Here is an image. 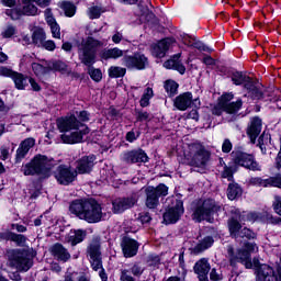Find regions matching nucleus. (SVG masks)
Returning a JSON list of instances; mask_svg holds the SVG:
<instances>
[{"mask_svg":"<svg viewBox=\"0 0 281 281\" xmlns=\"http://www.w3.org/2000/svg\"><path fill=\"white\" fill-rule=\"evenodd\" d=\"M231 157L232 161L228 162V166H225L224 170L221 172L222 178L227 179V181H234V173L238 172V166L246 168V170H252V172H260V170H262V167L251 154L235 149Z\"/></svg>","mask_w":281,"mask_h":281,"instance_id":"1","label":"nucleus"},{"mask_svg":"<svg viewBox=\"0 0 281 281\" xmlns=\"http://www.w3.org/2000/svg\"><path fill=\"white\" fill-rule=\"evenodd\" d=\"M57 126L61 134V142L64 144H80L85 135H88L89 127L80 123L76 115H69L57 120ZM69 133V134H67Z\"/></svg>","mask_w":281,"mask_h":281,"instance_id":"2","label":"nucleus"},{"mask_svg":"<svg viewBox=\"0 0 281 281\" xmlns=\"http://www.w3.org/2000/svg\"><path fill=\"white\" fill-rule=\"evenodd\" d=\"M69 212L86 223H100L102 221V206L93 199L72 201L69 205Z\"/></svg>","mask_w":281,"mask_h":281,"instance_id":"3","label":"nucleus"},{"mask_svg":"<svg viewBox=\"0 0 281 281\" xmlns=\"http://www.w3.org/2000/svg\"><path fill=\"white\" fill-rule=\"evenodd\" d=\"M54 168L53 160L45 155H36L30 162L22 166V172L25 177H41L47 179Z\"/></svg>","mask_w":281,"mask_h":281,"instance_id":"4","label":"nucleus"},{"mask_svg":"<svg viewBox=\"0 0 281 281\" xmlns=\"http://www.w3.org/2000/svg\"><path fill=\"white\" fill-rule=\"evenodd\" d=\"M101 45L102 43L93 37H79V60H81L86 67H92V65H95V53L98 52V47Z\"/></svg>","mask_w":281,"mask_h":281,"instance_id":"5","label":"nucleus"},{"mask_svg":"<svg viewBox=\"0 0 281 281\" xmlns=\"http://www.w3.org/2000/svg\"><path fill=\"white\" fill-rule=\"evenodd\" d=\"M231 214H233V216L228 220V229L233 238H248V240H251V238H256V233L251 229L247 227H244L241 229L243 226L240 225V223L247 221V218H245V216H247L246 212L240 213V210L232 207Z\"/></svg>","mask_w":281,"mask_h":281,"instance_id":"6","label":"nucleus"},{"mask_svg":"<svg viewBox=\"0 0 281 281\" xmlns=\"http://www.w3.org/2000/svg\"><path fill=\"white\" fill-rule=\"evenodd\" d=\"M184 159L189 166L205 168L210 161V151L201 143H191L184 149Z\"/></svg>","mask_w":281,"mask_h":281,"instance_id":"7","label":"nucleus"},{"mask_svg":"<svg viewBox=\"0 0 281 281\" xmlns=\"http://www.w3.org/2000/svg\"><path fill=\"white\" fill-rule=\"evenodd\" d=\"M232 81L236 86H240L244 82L245 89H247L249 95H251L254 100H262L265 97L261 90L262 85L258 81H254L250 77L243 75V72L233 74Z\"/></svg>","mask_w":281,"mask_h":281,"instance_id":"8","label":"nucleus"},{"mask_svg":"<svg viewBox=\"0 0 281 281\" xmlns=\"http://www.w3.org/2000/svg\"><path fill=\"white\" fill-rule=\"evenodd\" d=\"M34 256H36V254H34V249L32 248L13 250L10 260L18 271H30V269H32V265H34L32 261Z\"/></svg>","mask_w":281,"mask_h":281,"instance_id":"9","label":"nucleus"},{"mask_svg":"<svg viewBox=\"0 0 281 281\" xmlns=\"http://www.w3.org/2000/svg\"><path fill=\"white\" fill-rule=\"evenodd\" d=\"M216 210V202L214 200L199 201L193 210V221H196V223H201V221L212 223V216H214Z\"/></svg>","mask_w":281,"mask_h":281,"instance_id":"10","label":"nucleus"},{"mask_svg":"<svg viewBox=\"0 0 281 281\" xmlns=\"http://www.w3.org/2000/svg\"><path fill=\"white\" fill-rule=\"evenodd\" d=\"M88 257L93 271H99V278L102 281H108L109 276L106 274V271H104V268L102 267V252L100 251V244L98 241H94L89 245Z\"/></svg>","mask_w":281,"mask_h":281,"instance_id":"11","label":"nucleus"},{"mask_svg":"<svg viewBox=\"0 0 281 281\" xmlns=\"http://www.w3.org/2000/svg\"><path fill=\"white\" fill-rule=\"evenodd\" d=\"M234 100V94L233 93H225L222 95L220 103L213 109V114L214 115H221L223 111L225 113H238L240 111V106H243V101L237 100L236 102H231Z\"/></svg>","mask_w":281,"mask_h":281,"instance_id":"12","label":"nucleus"},{"mask_svg":"<svg viewBox=\"0 0 281 281\" xmlns=\"http://www.w3.org/2000/svg\"><path fill=\"white\" fill-rule=\"evenodd\" d=\"M146 194V207L148 210H155L159 205V196H168V187L166 184H159L158 187H147L145 189Z\"/></svg>","mask_w":281,"mask_h":281,"instance_id":"13","label":"nucleus"},{"mask_svg":"<svg viewBox=\"0 0 281 281\" xmlns=\"http://www.w3.org/2000/svg\"><path fill=\"white\" fill-rule=\"evenodd\" d=\"M54 176L56 181L60 183V186H69V183H74V181H76V177H78V173L76 172V170L71 169V167L61 165L57 167Z\"/></svg>","mask_w":281,"mask_h":281,"instance_id":"14","label":"nucleus"},{"mask_svg":"<svg viewBox=\"0 0 281 281\" xmlns=\"http://www.w3.org/2000/svg\"><path fill=\"white\" fill-rule=\"evenodd\" d=\"M123 65L127 67V69H146L148 65V57L140 53H135L132 56H125L123 58Z\"/></svg>","mask_w":281,"mask_h":281,"instance_id":"15","label":"nucleus"},{"mask_svg":"<svg viewBox=\"0 0 281 281\" xmlns=\"http://www.w3.org/2000/svg\"><path fill=\"white\" fill-rule=\"evenodd\" d=\"M175 38L165 37L161 41L151 45V55L154 58H166L168 50L175 45Z\"/></svg>","mask_w":281,"mask_h":281,"instance_id":"16","label":"nucleus"},{"mask_svg":"<svg viewBox=\"0 0 281 281\" xmlns=\"http://www.w3.org/2000/svg\"><path fill=\"white\" fill-rule=\"evenodd\" d=\"M192 104L196 108L201 106V101L199 99L192 100V92H184L178 95L173 101V106L178 111H188Z\"/></svg>","mask_w":281,"mask_h":281,"instance_id":"17","label":"nucleus"},{"mask_svg":"<svg viewBox=\"0 0 281 281\" xmlns=\"http://www.w3.org/2000/svg\"><path fill=\"white\" fill-rule=\"evenodd\" d=\"M250 186H257L258 188H280L281 189V173L276 177L262 179L260 177H254L249 179Z\"/></svg>","mask_w":281,"mask_h":281,"instance_id":"18","label":"nucleus"},{"mask_svg":"<svg viewBox=\"0 0 281 281\" xmlns=\"http://www.w3.org/2000/svg\"><path fill=\"white\" fill-rule=\"evenodd\" d=\"M183 202L177 201L176 205L172 207H169L166 213L164 214V223L166 225H172L181 218V215L183 214Z\"/></svg>","mask_w":281,"mask_h":281,"instance_id":"19","label":"nucleus"},{"mask_svg":"<svg viewBox=\"0 0 281 281\" xmlns=\"http://www.w3.org/2000/svg\"><path fill=\"white\" fill-rule=\"evenodd\" d=\"M183 202L177 201L176 205L172 207H169L166 213L164 214V223L166 225H172L181 218V215L183 214Z\"/></svg>","mask_w":281,"mask_h":281,"instance_id":"20","label":"nucleus"},{"mask_svg":"<svg viewBox=\"0 0 281 281\" xmlns=\"http://www.w3.org/2000/svg\"><path fill=\"white\" fill-rule=\"evenodd\" d=\"M121 159L125 161V164H146V161H148V155H146L143 149H134L124 151L121 155Z\"/></svg>","mask_w":281,"mask_h":281,"instance_id":"21","label":"nucleus"},{"mask_svg":"<svg viewBox=\"0 0 281 281\" xmlns=\"http://www.w3.org/2000/svg\"><path fill=\"white\" fill-rule=\"evenodd\" d=\"M137 203V198L132 195L130 198H119L112 202L114 214H122L125 210H131Z\"/></svg>","mask_w":281,"mask_h":281,"instance_id":"22","label":"nucleus"},{"mask_svg":"<svg viewBox=\"0 0 281 281\" xmlns=\"http://www.w3.org/2000/svg\"><path fill=\"white\" fill-rule=\"evenodd\" d=\"M121 247L125 258H133L134 256H137V251L139 250V244L131 237H123Z\"/></svg>","mask_w":281,"mask_h":281,"instance_id":"23","label":"nucleus"},{"mask_svg":"<svg viewBox=\"0 0 281 281\" xmlns=\"http://www.w3.org/2000/svg\"><path fill=\"white\" fill-rule=\"evenodd\" d=\"M30 43H34V45H37V47H44V49H47L48 52H54V49H56V44L54 41H45L44 36L22 37L23 45H30Z\"/></svg>","mask_w":281,"mask_h":281,"instance_id":"24","label":"nucleus"},{"mask_svg":"<svg viewBox=\"0 0 281 281\" xmlns=\"http://www.w3.org/2000/svg\"><path fill=\"white\" fill-rule=\"evenodd\" d=\"M36 144V139L29 137L25 138L16 149V155H15V161L16 164H21L23 159L27 156V153H30V149L34 148Z\"/></svg>","mask_w":281,"mask_h":281,"instance_id":"25","label":"nucleus"},{"mask_svg":"<svg viewBox=\"0 0 281 281\" xmlns=\"http://www.w3.org/2000/svg\"><path fill=\"white\" fill-rule=\"evenodd\" d=\"M93 166H95V156H85L77 161V170L79 175H88L93 170Z\"/></svg>","mask_w":281,"mask_h":281,"instance_id":"26","label":"nucleus"},{"mask_svg":"<svg viewBox=\"0 0 281 281\" xmlns=\"http://www.w3.org/2000/svg\"><path fill=\"white\" fill-rule=\"evenodd\" d=\"M262 132V120L260 117L255 116L250 121V125L247 130V135L250 138L251 144H256V139L258 135Z\"/></svg>","mask_w":281,"mask_h":281,"instance_id":"27","label":"nucleus"},{"mask_svg":"<svg viewBox=\"0 0 281 281\" xmlns=\"http://www.w3.org/2000/svg\"><path fill=\"white\" fill-rule=\"evenodd\" d=\"M52 256L59 260L60 262H67L69 258H71V255L69 254V250L65 248L61 244L57 243L54 244L49 249Z\"/></svg>","mask_w":281,"mask_h":281,"instance_id":"28","label":"nucleus"},{"mask_svg":"<svg viewBox=\"0 0 281 281\" xmlns=\"http://www.w3.org/2000/svg\"><path fill=\"white\" fill-rule=\"evenodd\" d=\"M181 54L175 55L172 58L164 63L165 69H173L179 71L182 76L186 74V66L181 63Z\"/></svg>","mask_w":281,"mask_h":281,"instance_id":"29","label":"nucleus"},{"mask_svg":"<svg viewBox=\"0 0 281 281\" xmlns=\"http://www.w3.org/2000/svg\"><path fill=\"white\" fill-rule=\"evenodd\" d=\"M87 236V232L83 229H75L70 231L69 234L66 236V243H69L72 247L82 243Z\"/></svg>","mask_w":281,"mask_h":281,"instance_id":"30","label":"nucleus"},{"mask_svg":"<svg viewBox=\"0 0 281 281\" xmlns=\"http://www.w3.org/2000/svg\"><path fill=\"white\" fill-rule=\"evenodd\" d=\"M193 269L199 279L207 278V274L210 273V262L205 258L200 259L195 262Z\"/></svg>","mask_w":281,"mask_h":281,"instance_id":"31","label":"nucleus"},{"mask_svg":"<svg viewBox=\"0 0 281 281\" xmlns=\"http://www.w3.org/2000/svg\"><path fill=\"white\" fill-rule=\"evenodd\" d=\"M21 12L26 16H36L38 14V8L34 5V0H22Z\"/></svg>","mask_w":281,"mask_h":281,"instance_id":"32","label":"nucleus"},{"mask_svg":"<svg viewBox=\"0 0 281 281\" xmlns=\"http://www.w3.org/2000/svg\"><path fill=\"white\" fill-rule=\"evenodd\" d=\"M12 80L15 85V89H19L20 91L25 90V87L30 85V77L24 76L23 74L15 72Z\"/></svg>","mask_w":281,"mask_h":281,"instance_id":"33","label":"nucleus"},{"mask_svg":"<svg viewBox=\"0 0 281 281\" xmlns=\"http://www.w3.org/2000/svg\"><path fill=\"white\" fill-rule=\"evenodd\" d=\"M214 245V238L212 236H206L201 239L195 247L193 248L194 254H201V251H205V249H210Z\"/></svg>","mask_w":281,"mask_h":281,"instance_id":"34","label":"nucleus"},{"mask_svg":"<svg viewBox=\"0 0 281 281\" xmlns=\"http://www.w3.org/2000/svg\"><path fill=\"white\" fill-rule=\"evenodd\" d=\"M258 146L262 155H267V148L271 146V135L269 133L263 132L258 139Z\"/></svg>","mask_w":281,"mask_h":281,"instance_id":"35","label":"nucleus"},{"mask_svg":"<svg viewBox=\"0 0 281 281\" xmlns=\"http://www.w3.org/2000/svg\"><path fill=\"white\" fill-rule=\"evenodd\" d=\"M243 194V189L238 183H229L227 189V196L229 201H235V199H238Z\"/></svg>","mask_w":281,"mask_h":281,"instance_id":"36","label":"nucleus"},{"mask_svg":"<svg viewBox=\"0 0 281 281\" xmlns=\"http://www.w3.org/2000/svg\"><path fill=\"white\" fill-rule=\"evenodd\" d=\"M123 56H124V50L117 47L106 49L102 53V58H104V60H109V58H113L114 60H116V58H122Z\"/></svg>","mask_w":281,"mask_h":281,"instance_id":"37","label":"nucleus"},{"mask_svg":"<svg viewBox=\"0 0 281 281\" xmlns=\"http://www.w3.org/2000/svg\"><path fill=\"white\" fill-rule=\"evenodd\" d=\"M104 12H106V9L104 7L93 5L88 9V16L91 20L100 19V16H102V14H104Z\"/></svg>","mask_w":281,"mask_h":281,"instance_id":"38","label":"nucleus"},{"mask_svg":"<svg viewBox=\"0 0 281 281\" xmlns=\"http://www.w3.org/2000/svg\"><path fill=\"white\" fill-rule=\"evenodd\" d=\"M165 91H167L169 98L177 95V91L179 89V83L175 80H167L165 82Z\"/></svg>","mask_w":281,"mask_h":281,"instance_id":"39","label":"nucleus"},{"mask_svg":"<svg viewBox=\"0 0 281 281\" xmlns=\"http://www.w3.org/2000/svg\"><path fill=\"white\" fill-rule=\"evenodd\" d=\"M108 74L110 78H124V76H126V68L112 66L109 68Z\"/></svg>","mask_w":281,"mask_h":281,"instance_id":"40","label":"nucleus"},{"mask_svg":"<svg viewBox=\"0 0 281 281\" xmlns=\"http://www.w3.org/2000/svg\"><path fill=\"white\" fill-rule=\"evenodd\" d=\"M153 95H155V93L153 92V88H146L139 100V104L143 109L150 104V99L153 98Z\"/></svg>","mask_w":281,"mask_h":281,"instance_id":"41","label":"nucleus"},{"mask_svg":"<svg viewBox=\"0 0 281 281\" xmlns=\"http://www.w3.org/2000/svg\"><path fill=\"white\" fill-rule=\"evenodd\" d=\"M187 45H189V47H194L195 49H199V52H207L209 54H212V52H214V48L203 44V42H199V41H194L191 42L189 41V43H187Z\"/></svg>","mask_w":281,"mask_h":281,"instance_id":"42","label":"nucleus"},{"mask_svg":"<svg viewBox=\"0 0 281 281\" xmlns=\"http://www.w3.org/2000/svg\"><path fill=\"white\" fill-rule=\"evenodd\" d=\"M61 10H64L66 16H75L76 15V4L69 2V1H64L60 4Z\"/></svg>","mask_w":281,"mask_h":281,"instance_id":"43","label":"nucleus"},{"mask_svg":"<svg viewBox=\"0 0 281 281\" xmlns=\"http://www.w3.org/2000/svg\"><path fill=\"white\" fill-rule=\"evenodd\" d=\"M10 240H11V243H15V245H18V247H25V245L27 243V237H25V235L11 233Z\"/></svg>","mask_w":281,"mask_h":281,"instance_id":"44","label":"nucleus"},{"mask_svg":"<svg viewBox=\"0 0 281 281\" xmlns=\"http://www.w3.org/2000/svg\"><path fill=\"white\" fill-rule=\"evenodd\" d=\"M32 70L34 71L35 76H45V74L49 71V67H45L38 63H33Z\"/></svg>","mask_w":281,"mask_h":281,"instance_id":"45","label":"nucleus"},{"mask_svg":"<svg viewBox=\"0 0 281 281\" xmlns=\"http://www.w3.org/2000/svg\"><path fill=\"white\" fill-rule=\"evenodd\" d=\"M88 74H89L90 78H92V80H94V82H100V80H102V70H100L98 68L90 67L88 69Z\"/></svg>","mask_w":281,"mask_h":281,"instance_id":"46","label":"nucleus"},{"mask_svg":"<svg viewBox=\"0 0 281 281\" xmlns=\"http://www.w3.org/2000/svg\"><path fill=\"white\" fill-rule=\"evenodd\" d=\"M19 34V30L13 24H7L3 27L2 36H16Z\"/></svg>","mask_w":281,"mask_h":281,"instance_id":"47","label":"nucleus"},{"mask_svg":"<svg viewBox=\"0 0 281 281\" xmlns=\"http://www.w3.org/2000/svg\"><path fill=\"white\" fill-rule=\"evenodd\" d=\"M147 265H149V267H159V265H161V258L159 255L150 254L147 257Z\"/></svg>","mask_w":281,"mask_h":281,"instance_id":"48","label":"nucleus"},{"mask_svg":"<svg viewBox=\"0 0 281 281\" xmlns=\"http://www.w3.org/2000/svg\"><path fill=\"white\" fill-rule=\"evenodd\" d=\"M48 69H54V71H67V64L64 61H53Z\"/></svg>","mask_w":281,"mask_h":281,"instance_id":"49","label":"nucleus"},{"mask_svg":"<svg viewBox=\"0 0 281 281\" xmlns=\"http://www.w3.org/2000/svg\"><path fill=\"white\" fill-rule=\"evenodd\" d=\"M30 32H32V36H45V30L41 26H36L34 24H31L29 26Z\"/></svg>","mask_w":281,"mask_h":281,"instance_id":"50","label":"nucleus"},{"mask_svg":"<svg viewBox=\"0 0 281 281\" xmlns=\"http://www.w3.org/2000/svg\"><path fill=\"white\" fill-rule=\"evenodd\" d=\"M14 71L8 67H0V76H4L7 78H13L14 77Z\"/></svg>","mask_w":281,"mask_h":281,"instance_id":"51","label":"nucleus"},{"mask_svg":"<svg viewBox=\"0 0 281 281\" xmlns=\"http://www.w3.org/2000/svg\"><path fill=\"white\" fill-rule=\"evenodd\" d=\"M0 159H2V161L10 159V148L5 146L0 148Z\"/></svg>","mask_w":281,"mask_h":281,"instance_id":"52","label":"nucleus"},{"mask_svg":"<svg viewBox=\"0 0 281 281\" xmlns=\"http://www.w3.org/2000/svg\"><path fill=\"white\" fill-rule=\"evenodd\" d=\"M97 32H100V30H98V27H95V23H90L87 27H86V34L88 36H93V34H95Z\"/></svg>","mask_w":281,"mask_h":281,"instance_id":"53","label":"nucleus"},{"mask_svg":"<svg viewBox=\"0 0 281 281\" xmlns=\"http://www.w3.org/2000/svg\"><path fill=\"white\" fill-rule=\"evenodd\" d=\"M232 140L228 138L224 139L223 145H222V153H232Z\"/></svg>","mask_w":281,"mask_h":281,"instance_id":"54","label":"nucleus"},{"mask_svg":"<svg viewBox=\"0 0 281 281\" xmlns=\"http://www.w3.org/2000/svg\"><path fill=\"white\" fill-rule=\"evenodd\" d=\"M138 221L144 225L146 223H150L153 221V217H150V213H140L138 216Z\"/></svg>","mask_w":281,"mask_h":281,"instance_id":"55","label":"nucleus"},{"mask_svg":"<svg viewBox=\"0 0 281 281\" xmlns=\"http://www.w3.org/2000/svg\"><path fill=\"white\" fill-rule=\"evenodd\" d=\"M210 279L212 281H221V280H223V277L221 276V273L218 271H216V269L213 268L210 273Z\"/></svg>","mask_w":281,"mask_h":281,"instance_id":"56","label":"nucleus"},{"mask_svg":"<svg viewBox=\"0 0 281 281\" xmlns=\"http://www.w3.org/2000/svg\"><path fill=\"white\" fill-rule=\"evenodd\" d=\"M45 16H46V23L49 26L56 25V19H54V16H52V12L49 10L45 11Z\"/></svg>","mask_w":281,"mask_h":281,"instance_id":"57","label":"nucleus"},{"mask_svg":"<svg viewBox=\"0 0 281 281\" xmlns=\"http://www.w3.org/2000/svg\"><path fill=\"white\" fill-rule=\"evenodd\" d=\"M148 117H150V114H148V112H146V111H139L137 113L138 122H146V120H148Z\"/></svg>","mask_w":281,"mask_h":281,"instance_id":"58","label":"nucleus"},{"mask_svg":"<svg viewBox=\"0 0 281 281\" xmlns=\"http://www.w3.org/2000/svg\"><path fill=\"white\" fill-rule=\"evenodd\" d=\"M11 229H16L19 234H24V232H27V227L23 226L22 224H11Z\"/></svg>","mask_w":281,"mask_h":281,"instance_id":"59","label":"nucleus"},{"mask_svg":"<svg viewBox=\"0 0 281 281\" xmlns=\"http://www.w3.org/2000/svg\"><path fill=\"white\" fill-rule=\"evenodd\" d=\"M49 27L53 36H60V25L58 23L52 24Z\"/></svg>","mask_w":281,"mask_h":281,"instance_id":"60","label":"nucleus"},{"mask_svg":"<svg viewBox=\"0 0 281 281\" xmlns=\"http://www.w3.org/2000/svg\"><path fill=\"white\" fill-rule=\"evenodd\" d=\"M11 237H12V232L10 231L0 232V240H11Z\"/></svg>","mask_w":281,"mask_h":281,"instance_id":"61","label":"nucleus"},{"mask_svg":"<svg viewBox=\"0 0 281 281\" xmlns=\"http://www.w3.org/2000/svg\"><path fill=\"white\" fill-rule=\"evenodd\" d=\"M77 115L81 122H89V112L81 111V112L77 113Z\"/></svg>","mask_w":281,"mask_h":281,"instance_id":"62","label":"nucleus"},{"mask_svg":"<svg viewBox=\"0 0 281 281\" xmlns=\"http://www.w3.org/2000/svg\"><path fill=\"white\" fill-rule=\"evenodd\" d=\"M29 85H31L33 91H41V86L33 78H29Z\"/></svg>","mask_w":281,"mask_h":281,"instance_id":"63","label":"nucleus"},{"mask_svg":"<svg viewBox=\"0 0 281 281\" xmlns=\"http://www.w3.org/2000/svg\"><path fill=\"white\" fill-rule=\"evenodd\" d=\"M274 212L277 214H279V216H281V199L280 198H276V202H274Z\"/></svg>","mask_w":281,"mask_h":281,"instance_id":"64","label":"nucleus"}]
</instances>
